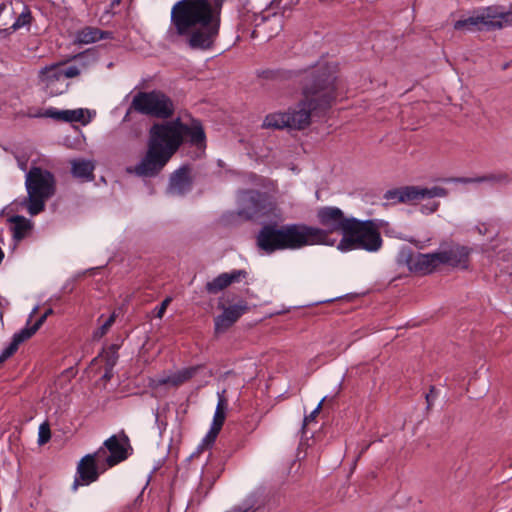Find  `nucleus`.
Segmentation results:
<instances>
[{"label":"nucleus","instance_id":"nucleus-26","mask_svg":"<svg viewBox=\"0 0 512 512\" xmlns=\"http://www.w3.org/2000/svg\"><path fill=\"white\" fill-rule=\"evenodd\" d=\"M29 338L28 330L21 329L13 335L11 343L2 351L1 354L6 359L10 358L17 351L19 345Z\"/></svg>","mask_w":512,"mask_h":512},{"label":"nucleus","instance_id":"nucleus-14","mask_svg":"<svg viewBox=\"0 0 512 512\" xmlns=\"http://www.w3.org/2000/svg\"><path fill=\"white\" fill-rule=\"evenodd\" d=\"M192 188L191 169L189 166H181L170 176L168 193L182 196Z\"/></svg>","mask_w":512,"mask_h":512},{"label":"nucleus","instance_id":"nucleus-28","mask_svg":"<svg viewBox=\"0 0 512 512\" xmlns=\"http://www.w3.org/2000/svg\"><path fill=\"white\" fill-rule=\"evenodd\" d=\"M31 22V11L27 6H23L21 13L16 18L15 22L10 27L13 31L29 25Z\"/></svg>","mask_w":512,"mask_h":512},{"label":"nucleus","instance_id":"nucleus-36","mask_svg":"<svg viewBox=\"0 0 512 512\" xmlns=\"http://www.w3.org/2000/svg\"><path fill=\"white\" fill-rule=\"evenodd\" d=\"M172 301V298L171 297H166L162 303L160 304V306L156 307L154 309V313H155V316L157 318H162L165 314V311L167 309V307L169 306V304L171 303Z\"/></svg>","mask_w":512,"mask_h":512},{"label":"nucleus","instance_id":"nucleus-22","mask_svg":"<svg viewBox=\"0 0 512 512\" xmlns=\"http://www.w3.org/2000/svg\"><path fill=\"white\" fill-rule=\"evenodd\" d=\"M13 238L16 241H20L26 237L28 232L31 230V222L23 216H14L11 218Z\"/></svg>","mask_w":512,"mask_h":512},{"label":"nucleus","instance_id":"nucleus-19","mask_svg":"<svg viewBox=\"0 0 512 512\" xmlns=\"http://www.w3.org/2000/svg\"><path fill=\"white\" fill-rule=\"evenodd\" d=\"M200 368L201 366L199 365L183 368L169 376L160 378L158 383L160 385H171L173 387H178L194 377Z\"/></svg>","mask_w":512,"mask_h":512},{"label":"nucleus","instance_id":"nucleus-6","mask_svg":"<svg viewBox=\"0 0 512 512\" xmlns=\"http://www.w3.org/2000/svg\"><path fill=\"white\" fill-rule=\"evenodd\" d=\"M27 190V211L34 216L42 212L45 202L54 196L56 192L55 176L48 170L33 166L25 177Z\"/></svg>","mask_w":512,"mask_h":512},{"label":"nucleus","instance_id":"nucleus-25","mask_svg":"<svg viewBox=\"0 0 512 512\" xmlns=\"http://www.w3.org/2000/svg\"><path fill=\"white\" fill-rule=\"evenodd\" d=\"M289 118L286 113H272L265 117L263 121L264 128L282 129L288 128Z\"/></svg>","mask_w":512,"mask_h":512},{"label":"nucleus","instance_id":"nucleus-37","mask_svg":"<svg viewBox=\"0 0 512 512\" xmlns=\"http://www.w3.org/2000/svg\"><path fill=\"white\" fill-rule=\"evenodd\" d=\"M49 111L50 108L44 111L42 109H29L26 115L30 118H51V116L47 115Z\"/></svg>","mask_w":512,"mask_h":512},{"label":"nucleus","instance_id":"nucleus-17","mask_svg":"<svg viewBox=\"0 0 512 512\" xmlns=\"http://www.w3.org/2000/svg\"><path fill=\"white\" fill-rule=\"evenodd\" d=\"M440 265L442 264L438 251L427 254L418 253L410 259V268L424 274L433 272Z\"/></svg>","mask_w":512,"mask_h":512},{"label":"nucleus","instance_id":"nucleus-35","mask_svg":"<svg viewBox=\"0 0 512 512\" xmlns=\"http://www.w3.org/2000/svg\"><path fill=\"white\" fill-rule=\"evenodd\" d=\"M440 203L437 201L428 202L420 207L422 214L429 215L436 212L439 208Z\"/></svg>","mask_w":512,"mask_h":512},{"label":"nucleus","instance_id":"nucleus-42","mask_svg":"<svg viewBox=\"0 0 512 512\" xmlns=\"http://www.w3.org/2000/svg\"><path fill=\"white\" fill-rule=\"evenodd\" d=\"M37 310H38V307H35V308L32 310V312H31V313H30V315H29V320L34 316V314H36Z\"/></svg>","mask_w":512,"mask_h":512},{"label":"nucleus","instance_id":"nucleus-16","mask_svg":"<svg viewBox=\"0 0 512 512\" xmlns=\"http://www.w3.org/2000/svg\"><path fill=\"white\" fill-rule=\"evenodd\" d=\"M442 265L452 267H466L469 251L464 246L453 245L448 249L438 251Z\"/></svg>","mask_w":512,"mask_h":512},{"label":"nucleus","instance_id":"nucleus-39","mask_svg":"<svg viewBox=\"0 0 512 512\" xmlns=\"http://www.w3.org/2000/svg\"><path fill=\"white\" fill-rule=\"evenodd\" d=\"M436 397H437L436 389L434 386H432L430 388L429 393L426 394V401H427L428 407H430V405L432 404V402L434 401V399Z\"/></svg>","mask_w":512,"mask_h":512},{"label":"nucleus","instance_id":"nucleus-4","mask_svg":"<svg viewBox=\"0 0 512 512\" xmlns=\"http://www.w3.org/2000/svg\"><path fill=\"white\" fill-rule=\"evenodd\" d=\"M317 220L327 232L333 245L335 239L330 238V233L340 232L343 237L337 244L341 252L363 249L368 252H376L382 246V238L377 225L372 220L361 221L354 217H346L338 207L325 206L317 211Z\"/></svg>","mask_w":512,"mask_h":512},{"label":"nucleus","instance_id":"nucleus-13","mask_svg":"<svg viewBox=\"0 0 512 512\" xmlns=\"http://www.w3.org/2000/svg\"><path fill=\"white\" fill-rule=\"evenodd\" d=\"M107 470L104 462H101L96 451L85 455L77 465V476L72 485L73 490H77L80 485H89L95 482L100 473Z\"/></svg>","mask_w":512,"mask_h":512},{"label":"nucleus","instance_id":"nucleus-44","mask_svg":"<svg viewBox=\"0 0 512 512\" xmlns=\"http://www.w3.org/2000/svg\"><path fill=\"white\" fill-rule=\"evenodd\" d=\"M6 8V4L5 3H2L0 5V13Z\"/></svg>","mask_w":512,"mask_h":512},{"label":"nucleus","instance_id":"nucleus-33","mask_svg":"<svg viewBox=\"0 0 512 512\" xmlns=\"http://www.w3.org/2000/svg\"><path fill=\"white\" fill-rule=\"evenodd\" d=\"M220 430L221 429H218V428H215V427L211 426L209 431H208V433L203 438L201 446H203V447L211 446L215 442V440H216Z\"/></svg>","mask_w":512,"mask_h":512},{"label":"nucleus","instance_id":"nucleus-11","mask_svg":"<svg viewBox=\"0 0 512 512\" xmlns=\"http://www.w3.org/2000/svg\"><path fill=\"white\" fill-rule=\"evenodd\" d=\"M238 215L246 220L259 218L266 215L267 197L255 190L243 191L239 196Z\"/></svg>","mask_w":512,"mask_h":512},{"label":"nucleus","instance_id":"nucleus-7","mask_svg":"<svg viewBox=\"0 0 512 512\" xmlns=\"http://www.w3.org/2000/svg\"><path fill=\"white\" fill-rule=\"evenodd\" d=\"M130 109L159 119H168L175 111L173 101L166 94L158 90L135 94Z\"/></svg>","mask_w":512,"mask_h":512},{"label":"nucleus","instance_id":"nucleus-18","mask_svg":"<svg viewBox=\"0 0 512 512\" xmlns=\"http://www.w3.org/2000/svg\"><path fill=\"white\" fill-rule=\"evenodd\" d=\"M85 112L86 110L82 108L74 110H58L54 107H50V111L47 115L51 116V119L60 122H80L82 124H85L88 122V120L85 119Z\"/></svg>","mask_w":512,"mask_h":512},{"label":"nucleus","instance_id":"nucleus-29","mask_svg":"<svg viewBox=\"0 0 512 512\" xmlns=\"http://www.w3.org/2000/svg\"><path fill=\"white\" fill-rule=\"evenodd\" d=\"M100 358L105 362V366H108L110 368H113L118 360V354L116 346L112 345L110 346L106 351H104Z\"/></svg>","mask_w":512,"mask_h":512},{"label":"nucleus","instance_id":"nucleus-20","mask_svg":"<svg viewBox=\"0 0 512 512\" xmlns=\"http://www.w3.org/2000/svg\"><path fill=\"white\" fill-rule=\"evenodd\" d=\"M110 32L102 31L96 27H85L77 32L76 40L81 44H90L98 40L109 38Z\"/></svg>","mask_w":512,"mask_h":512},{"label":"nucleus","instance_id":"nucleus-41","mask_svg":"<svg viewBox=\"0 0 512 512\" xmlns=\"http://www.w3.org/2000/svg\"><path fill=\"white\" fill-rule=\"evenodd\" d=\"M478 231L480 234L485 235L486 233H488V227L485 224H483L481 227H478Z\"/></svg>","mask_w":512,"mask_h":512},{"label":"nucleus","instance_id":"nucleus-3","mask_svg":"<svg viewBox=\"0 0 512 512\" xmlns=\"http://www.w3.org/2000/svg\"><path fill=\"white\" fill-rule=\"evenodd\" d=\"M302 95L296 108L287 112L288 128L304 129L312 116L320 115L331 107L336 99V66L318 63L305 71Z\"/></svg>","mask_w":512,"mask_h":512},{"label":"nucleus","instance_id":"nucleus-38","mask_svg":"<svg viewBox=\"0 0 512 512\" xmlns=\"http://www.w3.org/2000/svg\"><path fill=\"white\" fill-rule=\"evenodd\" d=\"M325 398H323L319 404L317 405V407L307 416H305L304 420H303V429L305 428V426H307L310 422L314 421L316 416L318 415L321 407H322V403L324 402Z\"/></svg>","mask_w":512,"mask_h":512},{"label":"nucleus","instance_id":"nucleus-2","mask_svg":"<svg viewBox=\"0 0 512 512\" xmlns=\"http://www.w3.org/2000/svg\"><path fill=\"white\" fill-rule=\"evenodd\" d=\"M186 137L192 145H204L206 137L200 121L192 120L188 125L176 118L154 123L148 132L144 156L135 166L128 167L127 173L145 178L157 176L179 150Z\"/></svg>","mask_w":512,"mask_h":512},{"label":"nucleus","instance_id":"nucleus-10","mask_svg":"<svg viewBox=\"0 0 512 512\" xmlns=\"http://www.w3.org/2000/svg\"><path fill=\"white\" fill-rule=\"evenodd\" d=\"M447 189L440 186L430 188L420 186H405L402 188L389 190L385 194V198L394 203L415 204L424 199H433L436 197H446Z\"/></svg>","mask_w":512,"mask_h":512},{"label":"nucleus","instance_id":"nucleus-21","mask_svg":"<svg viewBox=\"0 0 512 512\" xmlns=\"http://www.w3.org/2000/svg\"><path fill=\"white\" fill-rule=\"evenodd\" d=\"M94 164L89 160L78 159L71 162L73 176L90 180L93 176Z\"/></svg>","mask_w":512,"mask_h":512},{"label":"nucleus","instance_id":"nucleus-43","mask_svg":"<svg viewBox=\"0 0 512 512\" xmlns=\"http://www.w3.org/2000/svg\"><path fill=\"white\" fill-rule=\"evenodd\" d=\"M6 360L7 359L2 354H0V364H2Z\"/></svg>","mask_w":512,"mask_h":512},{"label":"nucleus","instance_id":"nucleus-12","mask_svg":"<svg viewBox=\"0 0 512 512\" xmlns=\"http://www.w3.org/2000/svg\"><path fill=\"white\" fill-rule=\"evenodd\" d=\"M129 443L127 437L119 439L113 435L103 443V446L96 451V456L105 466L111 468L128 457Z\"/></svg>","mask_w":512,"mask_h":512},{"label":"nucleus","instance_id":"nucleus-8","mask_svg":"<svg viewBox=\"0 0 512 512\" xmlns=\"http://www.w3.org/2000/svg\"><path fill=\"white\" fill-rule=\"evenodd\" d=\"M83 69L84 64L67 66L65 63H55L42 68L39 78L51 95H60L68 88L66 80L79 76Z\"/></svg>","mask_w":512,"mask_h":512},{"label":"nucleus","instance_id":"nucleus-24","mask_svg":"<svg viewBox=\"0 0 512 512\" xmlns=\"http://www.w3.org/2000/svg\"><path fill=\"white\" fill-rule=\"evenodd\" d=\"M454 181L458 182V183H464V184L481 183V182L505 183L508 181V176L506 174H490V175L475 177V178H468V177L456 178V179H454Z\"/></svg>","mask_w":512,"mask_h":512},{"label":"nucleus","instance_id":"nucleus-31","mask_svg":"<svg viewBox=\"0 0 512 512\" xmlns=\"http://www.w3.org/2000/svg\"><path fill=\"white\" fill-rule=\"evenodd\" d=\"M53 314V309H47L44 314L30 327L23 328L24 330H28L29 336L32 337L37 330L44 324L47 317Z\"/></svg>","mask_w":512,"mask_h":512},{"label":"nucleus","instance_id":"nucleus-27","mask_svg":"<svg viewBox=\"0 0 512 512\" xmlns=\"http://www.w3.org/2000/svg\"><path fill=\"white\" fill-rule=\"evenodd\" d=\"M228 286L227 273H222L212 281L207 282L205 289L210 294H217Z\"/></svg>","mask_w":512,"mask_h":512},{"label":"nucleus","instance_id":"nucleus-40","mask_svg":"<svg viewBox=\"0 0 512 512\" xmlns=\"http://www.w3.org/2000/svg\"><path fill=\"white\" fill-rule=\"evenodd\" d=\"M112 370H113V368L105 366V373L103 375V378L106 379V380L111 379V377H112Z\"/></svg>","mask_w":512,"mask_h":512},{"label":"nucleus","instance_id":"nucleus-32","mask_svg":"<svg viewBox=\"0 0 512 512\" xmlns=\"http://www.w3.org/2000/svg\"><path fill=\"white\" fill-rule=\"evenodd\" d=\"M51 438L50 426L47 422L42 423L39 426L38 432V443L43 445L47 443Z\"/></svg>","mask_w":512,"mask_h":512},{"label":"nucleus","instance_id":"nucleus-9","mask_svg":"<svg viewBox=\"0 0 512 512\" xmlns=\"http://www.w3.org/2000/svg\"><path fill=\"white\" fill-rule=\"evenodd\" d=\"M512 25V10L498 12L488 8L486 12L460 19L454 23V29L458 31L494 30Z\"/></svg>","mask_w":512,"mask_h":512},{"label":"nucleus","instance_id":"nucleus-30","mask_svg":"<svg viewBox=\"0 0 512 512\" xmlns=\"http://www.w3.org/2000/svg\"><path fill=\"white\" fill-rule=\"evenodd\" d=\"M115 318L116 315L115 313H113L103 323H101L100 327L94 331L93 338H102L109 331L110 327L114 324Z\"/></svg>","mask_w":512,"mask_h":512},{"label":"nucleus","instance_id":"nucleus-5","mask_svg":"<svg viewBox=\"0 0 512 512\" xmlns=\"http://www.w3.org/2000/svg\"><path fill=\"white\" fill-rule=\"evenodd\" d=\"M257 246L267 254L281 250H297L305 246L328 245L327 232L319 227L309 226L304 223H292L277 226L276 224L264 225L256 237Z\"/></svg>","mask_w":512,"mask_h":512},{"label":"nucleus","instance_id":"nucleus-15","mask_svg":"<svg viewBox=\"0 0 512 512\" xmlns=\"http://www.w3.org/2000/svg\"><path fill=\"white\" fill-rule=\"evenodd\" d=\"M247 310L245 304L226 307L223 313L215 318V333L226 332Z\"/></svg>","mask_w":512,"mask_h":512},{"label":"nucleus","instance_id":"nucleus-34","mask_svg":"<svg viewBox=\"0 0 512 512\" xmlns=\"http://www.w3.org/2000/svg\"><path fill=\"white\" fill-rule=\"evenodd\" d=\"M247 277V272L245 270H233L227 273V280L229 285L234 282H240L242 279Z\"/></svg>","mask_w":512,"mask_h":512},{"label":"nucleus","instance_id":"nucleus-45","mask_svg":"<svg viewBox=\"0 0 512 512\" xmlns=\"http://www.w3.org/2000/svg\"><path fill=\"white\" fill-rule=\"evenodd\" d=\"M255 33H256V31H255V30H254V31H252V35H251V36H252V37H255Z\"/></svg>","mask_w":512,"mask_h":512},{"label":"nucleus","instance_id":"nucleus-1","mask_svg":"<svg viewBox=\"0 0 512 512\" xmlns=\"http://www.w3.org/2000/svg\"><path fill=\"white\" fill-rule=\"evenodd\" d=\"M224 0H179L171 8L168 38L195 51L211 50L219 37Z\"/></svg>","mask_w":512,"mask_h":512},{"label":"nucleus","instance_id":"nucleus-23","mask_svg":"<svg viewBox=\"0 0 512 512\" xmlns=\"http://www.w3.org/2000/svg\"><path fill=\"white\" fill-rule=\"evenodd\" d=\"M224 393V390L222 391V393H218V403L211 424V426L218 429L222 428L226 418L227 400L224 397Z\"/></svg>","mask_w":512,"mask_h":512}]
</instances>
